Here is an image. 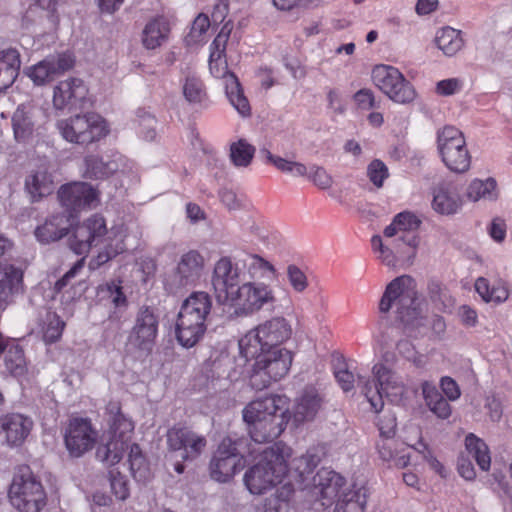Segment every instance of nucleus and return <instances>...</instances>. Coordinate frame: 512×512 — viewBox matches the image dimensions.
<instances>
[{
  "label": "nucleus",
  "mask_w": 512,
  "mask_h": 512,
  "mask_svg": "<svg viewBox=\"0 0 512 512\" xmlns=\"http://www.w3.org/2000/svg\"><path fill=\"white\" fill-rule=\"evenodd\" d=\"M54 187L53 175L45 166L31 171L25 180V189L34 202L50 195Z\"/></svg>",
  "instance_id": "nucleus-30"
},
{
  "label": "nucleus",
  "mask_w": 512,
  "mask_h": 512,
  "mask_svg": "<svg viewBox=\"0 0 512 512\" xmlns=\"http://www.w3.org/2000/svg\"><path fill=\"white\" fill-rule=\"evenodd\" d=\"M243 266L246 269L251 281L261 279L273 280L277 278L278 272L275 266L258 254H250L243 261Z\"/></svg>",
  "instance_id": "nucleus-39"
},
{
  "label": "nucleus",
  "mask_w": 512,
  "mask_h": 512,
  "mask_svg": "<svg viewBox=\"0 0 512 512\" xmlns=\"http://www.w3.org/2000/svg\"><path fill=\"white\" fill-rule=\"evenodd\" d=\"M5 366L14 376L23 375L26 371V361L22 348L17 344L8 346L5 354Z\"/></svg>",
  "instance_id": "nucleus-48"
},
{
  "label": "nucleus",
  "mask_w": 512,
  "mask_h": 512,
  "mask_svg": "<svg viewBox=\"0 0 512 512\" xmlns=\"http://www.w3.org/2000/svg\"><path fill=\"white\" fill-rule=\"evenodd\" d=\"M87 89L82 80L72 78L61 81L54 88L53 105L56 109L73 108L85 98Z\"/></svg>",
  "instance_id": "nucleus-25"
},
{
  "label": "nucleus",
  "mask_w": 512,
  "mask_h": 512,
  "mask_svg": "<svg viewBox=\"0 0 512 512\" xmlns=\"http://www.w3.org/2000/svg\"><path fill=\"white\" fill-rule=\"evenodd\" d=\"M466 196L470 201L480 200L494 201L498 198L497 183L493 178L473 179L466 190Z\"/></svg>",
  "instance_id": "nucleus-42"
},
{
  "label": "nucleus",
  "mask_w": 512,
  "mask_h": 512,
  "mask_svg": "<svg viewBox=\"0 0 512 512\" xmlns=\"http://www.w3.org/2000/svg\"><path fill=\"white\" fill-rule=\"evenodd\" d=\"M404 444L394 438H380L377 442L378 454L383 461L397 468H404L410 463V455L403 447Z\"/></svg>",
  "instance_id": "nucleus-32"
},
{
  "label": "nucleus",
  "mask_w": 512,
  "mask_h": 512,
  "mask_svg": "<svg viewBox=\"0 0 512 512\" xmlns=\"http://www.w3.org/2000/svg\"><path fill=\"white\" fill-rule=\"evenodd\" d=\"M319 189H330L334 183L333 177L321 166L312 165L306 175Z\"/></svg>",
  "instance_id": "nucleus-55"
},
{
  "label": "nucleus",
  "mask_w": 512,
  "mask_h": 512,
  "mask_svg": "<svg viewBox=\"0 0 512 512\" xmlns=\"http://www.w3.org/2000/svg\"><path fill=\"white\" fill-rule=\"evenodd\" d=\"M34 109L29 105H20L12 115V128L17 142H26L34 133Z\"/></svg>",
  "instance_id": "nucleus-33"
},
{
  "label": "nucleus",
  "mask_w": 512,
  "mask_h": 512,
  "mask_svg": "<svg viewBox=\"0 0 512 512\" xmlns=\"http://www.w3.org/2000/svg\"><path fill=\"white\" fill-rule=\"evenodd\" d=\"M372 373L375 382L365 381L362 392L375 412L382 410L384 406L383 397L394 403L402 400L406 392V386L399 375L381 363L373 366Z\"/></svg>",
  "instance_id": "nucleus-9"
},
{
  "label": "nucleus",
  "mask_w": 512,
  "mask_h": 512,
  "mask_svg": "<svg viewBox=\"0 0 512 512\" xmlns=\"http://www.w3.org/2000/svg\"><path fill=\"white\" fill-rule=\"evenodd\" d=\"M11 504L20 512H40L47 503V495L41 481L28 466L15 473L9 488Z\"/></svg>",
  "instance_id": "nucleus-8"
},
{
  "label": "nucleus",
  "mask_w": 512,
  "mask_h": 512,
  "mask_svg": "<svg viewBox=\"0 0 512 512\" xmlns=\"http://www.w3.org/2000/svg\"><path fill=\"white\" fill-rule=\"evenodd\" d=\"M255 154V147L245 139H239L230 145V160L234 166L247 167L252 162Z\"/></svg>",
  "instance_id": "nucleus-47"
},
{
  "label": "nucleus",
  "mask_w": 512,
  "mask_h": 512,
  "mask_svg": "<svg viewBox=\"0 0 512 512\" xmlns=\"http://www.w3.org/2000/svg\"><path fill=\"white\" fill-rule=\"evenodd\" d=\"M393 220L400 233L416 231L421 223L415 214L408 211L398 213Z\"/></svg>",
  "instance_id": "nucleus-59"
},
{
  "label": "nucleus",
  "mask_w": 512,
  "mask_h": 512,
  "mask_svg": "<svg viewBox=\"0 0 512 512\" xmlns=\"http://www.w3.org/2000/svg\"><path fill=\"white\" fill-rule=\"evenodd\" d=\"M334 374L337 382L345 392H348L354 388V375L345 367L344 364L340 365L335 370Z\"/></svg>",
  "instance_id": "nucleus-64"
},
{
  "label": "nucleus",
  "mask_w": 512,
  "mask_h": 512,
  "mask_svg": "<svg viewBox=\"0 0 512 512\" xmlns=\"http://www.w3.org/2000/svg\"><path fill=\"white\" fill-rule=\"evenodd\" d=\"M32 426V420L22 414L13 413L0 418V434H4L7 444L11 446L22 444Z\"/></svg>",
  "instance_id": "nucleus-26"
},
{
  "label": "nucleus",
  "mask_w": 512,
  "mask_h": 512,
  "mask_svg": "<svg viewBox=\"0 0 512 512\" xmlns=\"http://www.w3.org/2000/svg\"><path fill=\"white\" fill-rule=\"evenodd\" d=\"M274 289L261 281H247L232 293L230 304L237 316H250L276 303Z\"/></svg>",
  "instance_id": "nucleus-12"
},
{
  "label": "nucleus",
  "mask_w": 512,
  "mask_h": 512,
  "mask_svg": "<svg viewBox=\"0 0 512 512\" xmlns=\"http://www.w3.org/2000/svg\"><path fill=\"white\" fill-rule=\"evenodd\" d=\"M285 396L270 395L249 402L242 411L248 433L256 443H268L284 431L288 418Z\"/></svg>",
  "instance_id": "nucleus-1"
},
{
  "label": "nucleus",
  "mask_w": 512,
  "mask_h": 512,
  "mask_svg": "<svg viewBox=\"0 0 512 512\" xmlns=\"http://www.w3.org/2000/svg\"><path fill=\"white\" fill-rule=\"evenodd\" d=\"M323 405L324 397L316 387L308 386L304 388L295 399L292 411L293 421L297 425L313 421Z\"/></svg>",
  "instance_id": "nucleus-24"
},
{
  "label": "nucleus",
  "mask_w": 512,
  "mask_h": 512,
  "mask_svg": "<svg viewBox=\"0 0 512 512\" xmlns=\"http://www.w3.org/2000/svg\"><path fill=\"white\" fill-rule=\"evenodd\" d=\"M320 2V0H272L273 6L284 12L296 9H312L318 7Z\"/></svg>",
  "instance_id": "nucleus-57"
},
{
  "label": "nucleus",
  "mask_w": 512,
  "mask_h": 512,
  "mask_svg": "<svg viewBox=\"0 0 512 512\" xmlns=\"http://www.w3.org/2000/svg\"><path fill=\"white\" fill-rule=\"evenodd\" d=\"M369 496L365 483H353L342 491L334 503V512H364Z\"/></svg>",
  "instance_id": "nucleus-29"
},
{
  "label": "nucleus",
  "mask_w": 512,
  "mask_h": 512,
  "mask_svg": "<svg viewBox=\"0 0 512 512\" xmlns=\"http://www.w3.org/2000/svg\"><path fill=\"white\" fill-rule=\"evenodd\" d=\"M71 223L65 213H57L49 216L42 225H39L34 235L41 244L56 242L69 233Z\"/></svg>",
  "instance_id": "nucleus-27"
},
{
  "label": "nucleus",
  "mask_w": 512,
  "mask_h": 512,
  "mask_svg": "<svg viewBox=\"0 0 512 512\" xmlns=\"http://www.w3.org/2000/svg\"><path fill=\"white\" fill-rule=\"evenodd\" d=\"M415 280L409 275L393 279L387 286L379 301V325L386 320V315L393 310L396 318L405 325L418 320L420 312L417 306Z\"/></svg>",
  "instance_id": "nucleus-5"
},
{
  "label": "nucleus",
  "mask_w": 512,
  "mask_h": 512,
  "mask_svg": "<svg viewBox=\"0 0 512 512\" xmlns=\"http://www.w3.org/2000/svg\"><path fill=\"white\" fill-rule=\"evenodd\" d=\"M289 447L276 443L266 448L244 474L243 482L253 495H262L281 485L288 474Z\"/></svg>",
  "instance_id": "nucleus-2"
},
{
  "label": "nucleus",
  "mask_w": 512,
  "mask_h": 512,
  "mask_svg": "<svg viewBox=\"0 0 512 512\" xmlns=\"http://www.w3.org/2000/svg\"><path fill=\"white\" fill-rule=\"evenodd\" d=\"M106 234L105 219L98 214L92 215L74 228L69 239L70 248L78 255L85 254L99 245Z\"/></svg>",
  "instance_id": "nucleus-20"
},
{
  "label": "nucleus",
  "mask_w": 512,
  "mask_h": 512,
  "mask_svg": "<svg viewBox=\"0 0 512 512\" xmlns=\"http://www.w3.org/2000/svg\"><path fill=\"white\" fill-rule=\"evenodd\" d=\"M65 322L56 314L47 317V324L44 328L43 339L46 343H55L63 333Z\"/></svg>",
  "instance_id": "nucleus-53"
},
{
  "label": "nucleus",
  "mask_w": 512,
  "mask_h": 512,
  "mask_svg": "<svg viewBox=\"0 0 512 512\" xmlns=\"http://www.w3.org/2000/svg\"><path fill=\"white\" fill-rule=\"evenodd\" d=\"M212 306L211 296L204 291L192 292L182 302L175 322V338L179 345L189 349L203 339Z\"/></svg>",
  "instance_id": "nucleus-3"
},
{
  "label": "nucleus",
  "mask_w": 512,
  "mask_h": 512,
  "mask_svg": "<svg viewBox=\"0 0 512 512\" xmlns=\"http://www.w3.org/2000/svg\"><path fill=\"white\" fill-rule=\"evenodd\" d=\"M130 471L137 481L149 476V467L137 444L130 445Z\"/></svg>",
  "instance_id": "nucleus-49"
},
{
  "label": "nucleus",
  "mask_w": 512,
  "mask_h": 512,
  "mask_svg": "<svg viewBox=\"0 0 512 512\" xmlns=\"http://www.w3.org/2000/svg\"><path fill=\"white\" fill-rule=\"evenodd\" d=\"M241 270L231 258L224 256L214 264L211 283L219 302H230L234 288L240 286Z\"/></svg>",
  "instance_id": "nucleus-21"
},
{
  "label": "nucleus",
  "mask_w": 512,
  "mask_h": 512,
  "mask_svg": "<svg viewBox=\"0 0 512 512\" xmlns=\"http://www.w3.org/2000/svg\"><path fill=\"white\" fill-rule=\"evenodd\" d=\"M422 395L426 405L432 413L441 419H447L452 413V409L448 401L443 398L436 386L429 381L421 384Z\"/></svg>",
  "instance_id": "nucleus-38"
},
{
  "label": "nucleus",
  "mask_w": 512,
  "mask_h": 512,
  "mask_svg": "<svg viewBox=\"0 0 512 512\" xmlns=\"http://www.w3.org/2000/svg\"><path fill=\"white\" fill-rule=\"evenodd\" d=\"M60 204L69 219L82 210L91 209L98 203V191L89 183L72 182L62 185L57 192Z\"/></svg>",
  "instance_id": "nucleus-17"
},
{
  "label": "nucleus",
  "mask_w": 512,
  "mask_h": 512,
  "mask_svg": "<svg viewBox=\"0 0 512 512\" xmlns=\"http://www.w3.org/2000/svg\"><path fill=\"white\" fill-rule=\"evenodd\" d=\"M287 279L291 288L297 293H303L308 285V278L304 271H302L297 265L290 264L287 267Z\"/></svg>",
  "instance_id": "nucleus-56"
},
{
  "label": "nucleus",
  "mask_w": 512,
  "mask_h": 512,
  "mask_svg": "<svg viewBox=\"0 0 512 512\" xmlns=\"http://www.w3.org/2000/svg\"><path fill=\"white\" fill-rule=\"evenodd\" d=\"M23 278L21 269L13 265H0V309L11 303L13 295L18 292Z\"/></svg>",
  "instance_id": "nucleus-31"
},
{
  "label": "nucleus",
  "mask_w": 512,
  "mask_h": 512,
  "mask_svg": "<svg viewBox=\"0 0 512 512\" xmlns=\"http://www.w3.org/2000/svg\"><path fill=\"white\" fill-rule=\"evenodd\" d=\"M353 100L360 110L367 111L377 107L374 93L367 88L357 91L353 96Z\"/></svg>",
  "instance_id": "nucleus-63"
},
{
  "label": "nucleus",
  "mask_w": 512,
  "mask_h": 512,
  "mask_svg": "<svg viewBox=\"0 0 512 512\" xmlns=\"http://www.w3.org/2000/svg\"><path fill=\"white\" fill-rule=\"evenodd\" d=\"M293 334V328L288 319L274 316L250 329L239 341L241 356H254L258 351L284 349L281 347Z\"/></svg>",
  "instance_id": "nucleus-6"
},
{
  "label": "nucleus",
  "mask_w": 512,
  "mask_h": 512,
  "mask_svg": "<svg viewBox=\"0 0 512 512\" xmlns=\"http://www.w3.org/2000/svg\"><path fill=\"white\" fill-rule=\"evenodd\" d=\"M432 206L439 214H456L462 207V198L457 186L451 182L439 184L434 190Z\"/></svg>",
  "instance_id": "nucleus-28"
},
{
  "label": "nucleus",
  "mask_w": 512,
  "mask_h": 512,
  "mask_svg": "<svg viewBox=\"0 0 512 512\" xmlns=\"http://www.w3.org/2000/svg\"><path fill=\"white\" fill-rule=\"evenodd\" d=\"M437 149L442 162L452 172L465 173L471 156L463 133L454 126H445L437 133Z\"/></svg>",
  "instance_id": "nucleus-11"
},
{
  "label": "nucleus",
  "mask_w": 512,
  "mask_h": 512,
  "mask_svg": "<svg viewBox=\"0 0 512 512\" xmlns=\"http://www.w3.org/2000/svg\"><path fill=\"white\" fill-rule=\"evenodd\" d=\"M266 161L274 165L279 171L290 174L293 177H305L308 169L305 164L280 156L273 155L270 151H263Z\"/></svg>",
  "instance_id": "nucleus-46"
},
{
  "label": "nucleus",
  "mask_w": 512,
  "mask_h": 512,
  "mask_svg": "<svg viewBox=\"0 0 512 512\" xmlns=\"http://www.w3.org/2000/svg\"><path fill=\"white\" fill-rule=\"evenodd\" d=\"M345 488V479L327 468L320 469L312 479V494L323 507L332 506Z\"/></svg>",
  "instance_id": "nucleus-23"
},
{
  "label": "nucleus",
  "mask_w": 512,
  "mask_h": 512,
  "mask_svg": "<svg viewBox=\"0 0 512 512\" xmlns=\"http://www.w3.org/2000/svg\"><path fill=\"white\" fill-rule=\"evenodd\" d=\"M323 455V448L319 446L309 448L305 454L293 459L292 467L301 478L310 474L318 466Z\"/></svg>",
  "instance_id": "nucleus-45"
},
{
  "label": "nucleus",
  "mask_w": 512,
  "mask_h": 512,
  "mask_svg": "<svg viewBox=\"0 0 512 512\" xmlns=\"http://www.w3.org/2000/svg\"><path fill=\"white\" fill-rule=\"evenodd\" d=\"M372 81L392 101L408 104L416 98V91L403 74L390 65H376L372 70Z\"/></svg>",
  "instance_id": "nucleus-14"
},
{
  "label": "nucleus",
  "mask_w": 512,
  "mask_h": 512,
  "mask_svg": "<svg viewBox=\"0 0 512 512\" xmlns=\"http://www.w3.org/2000/svg\"><path fill=\"white\" fill-rule=\"evenodd\" d=\"M57 128L65 140L80 145L98 142L109 133L105 119L93 112L60 120Z\"/></svg>",
  "instance_id": "nucleus-10"
},
{
  "label": "nucleus",
  "mask_w": 512,
  "mask_h": 512,
  "mask_svg": "<svg viewBox=\"0 0 512 512\" xmlns=\"http://www.w3.org/2000/svg\"><path fill=\"white\" fill-rule=\"evenodd\" d=\"M475 291L481 299L495 304L504 303L509 298L507 283L502 279H497L493 283L485 277H478L474 284Z\"/></svg>",
  "instance_id": "nucleus-34"
},
{
  "label": "nucleus",
  "mask_w": 512,
  "mask_h": 512,
  "mask_svg": "<svg viewBox=\"0 0 512 512\" xmlns=\"http://www.w3.org/2000/svg\"><path fill=\"white\" fill-rule=\"evenodd\" d=\"M239 442L230 437L224 438L210 462L211 477L218 482H228L242 465V456L238 451Z\"/></svg>",
  "instance_id": "nucleus-18"
},
{
  "label": "nucleus",
  "mask_w": 512,
  "mask_h": 512,
  "mask_svg": "<svg viewBox=\"0 0 512 512\" xmlns=\"http://www.w3.org/2000/svg\"><path fill=\"white\" fill-rule=\"evenodd\" d=\"M434 41L438 49L449 57L456 55L464 46L461 31L449 26L439 29Z\"/></svg>",
  "instance_id": "nucleus-41"
},
{
  "label": "nucleus",
  "mask_w": 512,
  "mask_h": 512,
  "mask_svg": "<svg viewBox=\"0 0 512 512\" xmlns=\"http://www.w3.org/2000/svg\"><path fill=\"white\" fill-rule=\"evenodd\" d=\"M156 263L150 256H141L136 260L132 273L133 278L145 283L155 274Z\"/></svg>",
  "instance_id": "nucleus-52"
},
{
  "label": "nucleus",
  "mask_w": 512,
  "mask_h": 512,
  "mask_svg": "<svg viewBox=\"0 0 512 512\" xmlns=\"http://www.w3.org/2000/svg\"><path fill=\"white\" fill-rule=\"evenodd\" d=\"M204 268V256L198 250H188L180 255L166 284L170 286L171 290L194 286L202 277Z\"/></svg>",
  "instance_id": "nucleus-15"
},
{
  "label": "nucleus",
  "mask_w": 512,
  "mask_h": 512,
  "mask_svg": "<svg viewBox=\"0 0 512 512\" xmlns=\"http://www.w3.org/2000/svg\"><path fill=\"white\" fill-rule=\"evenodd\" d=\"M158 332V317L150 307H142L136 314L130 331V344L139 350L140 356L152 351Z\"/></svg>",
  "instance_id": "nucleus-19"
},
{
  "label": "nucleus",
  "mask_w": 512,
  "mask_h": 512,
  "mask_svg": "<svg viewBox=\"0 0 512 512\" xmlns=\"http://www.w3.org/2000/svg\"><path fill=\"white\" fill-rule=\"evenodd\" d=\"M242 357L254 360L249 382L256 390H263L285 377L293 361V355L288 349L263 350L254 356Z\"/></svg>",
  "instance_id": "nucleus-7"
},
{
  "label": "nucleus",
  "mask_w": 512,
  "mask_h": 512,
  "mask_svg": "<svg viewBox=\"0 0 512 512\" xmlns=\"http://www.w3.org/2000/svg\"><path fill=\"white\" fill-rule=\"evenodd\" d=\"M232 26L226 23L210 45L209 70L213 77L222 79L226 96L234 109L242 116L251 115V107L244 95L238 78L230 72L226 60V45Z\"/></svg>",
  "instance_id": "nucleus-4"
},
{
  "label": "nucleus",
  "mask_w": 512,
  "mask_h": 512,
  "mask_svg": "<svg viewBox=\"0 0 512 512\" xmlns=\"http://www.w3.org/2000/svg\"><path fill=\"white\" fill-rule=\"evenodd\" d=\"M210 27V20L206 14H199L192 23L187 41L189 44H197L203 41L204 35Z\"/></svg>",
  "instance_id": "nucleus-54"
},
{
  "label": "nucleus",
  "mask_w": 512,
  "mask_h": 512,
  "mask_svg": "<svg viewBox=\"0 0 512 512\" xmlns=\"http://www.w3.org/2000/svg\"><path fill=\"white\" fill-rule=\"evenodd\" d=\"M98 438V432L88 418L74 417L67 424L64 433L65 447L71 457L79 458L91 450Z\"/></svg>",
  "instance_id": "nucleus-16"
},
{
  "label": "nucleus",
  "mask_w": 512,
  "mask_h": 512,
  "mask_svg": "<svg viewBox=\"0 0 512 512\" xmlns=\"http://www.w3.org/2000/svg\"><path fill=\"white\" fill-rule=\"evenodd\" d=\"M406 445L413 448L419 454H421L424 460L429 464L431 469L435 472L444 476V467L440 461L433 456L428 445L423 442L421 429L416 425H411L407 428V435L405 436Z\"/></svg>",
  "instance_id": "nucleus-37"
},
{
  "label": "nucleus",
  "mask_w": 512,
  "mask_h": 512,
  "mask_svg": "<svg viewBox=\"0 0 512 512\" xmlns=\"http://www.w3.org/2000/svg\"><path fill=\"white\" fill-rule=\"evenodd\" d=\"M108 422L112 439L96 450V457L107 465H115L123 458L128 449L126 436L127 419L121 411V405L117 401H111L107 405Z\"/></svg>",
  "instance_id": "nucleus-13"
},
{
  "label": "nucleus",
  "mask_w": 512,
  "mask_h": 512,
  "mask_svg": "<svg viewBox=\"0 0 512 512\" xmlns=\"http://www.w3.org/2000/svg\"><path fill=\"white\" fill-rule=\"evenodd\" d=\"M114 304L115 307L125 306L126 305V295L123 291V287L121 286V281H112L106 285L105 289H102Z\"/></svg>",
  "instance_id": "nucleus-62"
},
{
  "label": "nucleus",
  "mask_w": 512,
  "mask_h": 512,
  "mask_svg": "<svg viewBox=\"0 0 512 512\" xmlns=\"http://www.w3.org/2000/svg\"><path fill=\"white\" fill-rule=\"evenodd\" d=\"M20 66V54L16 49H7L0 52V93L15 82Z\"/></svg>",
  "instance_id": "nucleus-35"
},
{
  "label": "nucleus",
  "mask_w": 512,
  "mask_h": 512,
  "mask_svg": "<svg viewBox=\"0 0 512 512\" xmlns=\"http://www.w3.org/2000/svg\"><path fill=\"white\" fill-rule=\"evenodd\" d=\"M388 175V168L381 160L375 159L367 167V176L378 188L383 186V182Z\"/></svg>",
  "instance_id": "nucleus-58"
},
{
  "label": "nucleus",
  "mask_w": 512,
  "mask_h": 512,
  "mask_svg": "<svg viewBox=\"0 0 512 512\" xmlns=\"http://www.w3.org/2000/svg\"><path fill=\"white\" fill-rule=\"evenodd\" d=\"M28 75L36 85H44L54 80L52 74H50V68L46 64V59L30 68Z\"/></svg>",
  "instance_id": "nucleus-60"
},
{
  "label": "nucleus",
  "mask_w": 512,
  "mask_h": 512,
  "mask_svg": "<svg viewBox=\"0 0 512 512\" xmlns=\"http://www.w3.org/2000/svg\"><path fill=\"white\" fill-rule=\"evenodd\" d=\"M45 59L46 64H48V67L50 68V74H52L54 79L72 69L75 63V60L70 53L50 55Z\"/></svg>",
  "instance_id": "nucleus-51"
},
{
  "label": "nucleus",
  "mask_w": 512,
  "mask_h": 512,
  "mask_svg": "<svg viewBox=\"0 0 512 512\" xmlns=\"http://www.w3.org/2000/svg\"><path fill=\"white\" fill-rule=\"evenodd\" d=\"M167 445L172 451L182 450L184 461H193L202 454L207 440L188 427H172L167 432Z\"/></svg>",
  "instance_id": "nucleus-22"
},
{
  "label": "nucleus",
  "mask_w": 512,
  "mask_h": 512,
  "mask_svg": "<svg viewBox=\"0 0 512 512\" xmlns=\"http://www.w3.org/2000/svg\"><path fill=\"white\" fill-rule=\"evenodd\" d=\"M170 23L165 17L149 21L142 32V43L147 49H156L168 40Z\"/></svg>",
  "instance_id": "nucleus-36"
},
{
  "label": "nucleus",
  "mask_w": 512,
  "mask_h": 512,
  "mask_svg": "<svg viewBox=\"0 0 512 512\" xmlns=\"http://www.w3.org/2000/svg\"><path fill=\"white\" fill-rule=\"evenodd\" d=\"M119 169L115 160L103 161L98 155L90 154L84 158V177L88 179H105Z\"/></svg>",
  "instance_id": "nucleus-40"
},
{
  "label": "nucleus",
  "mask_w": 512,
  "mask_h": 512,
  "mask_svg": "<svg viewBox=\"0 0 512 512\" xmlns=\"http://www.w3.org/2000/svg\"><path fill=\"white\" fill-rule=\"evenodd\" d=\"M183 95L189 103H202L206 99L202 81L195 76H188L183 84Z\"/></svg>",
  "instance_id": "nucleus-50"
},
{
  "label": "nucleus",
  "mask_w": 512,
  "mask_h": 512,
  "mask_svg": "<svg viewBox=\"0 0 512 512\" xmlns=\"http://www.w3.org/2000/svg\"><path fill=\"white\" fill-rule=\"evenodd\" d=\"M465 449L476 461L483 471H488L491 465V456L487 444L475 434L470 433L465 438Z\"/></svg>",
  "instance_id": "nucleus-43"
},
{
  "label": "nucleus",
  "mask_w": 512,
  "mask_h": 512,
  "mask_svg": "<svg viewBox=\"0 0 512 512\" xmlns=\"http://www.w3.org/2000/svg\"><path fill=\"white\" fill-rule=\"evenodd\" d=\"M135 130L137 136L146 142H153L159 134L158 121L150 112L139 110L136 114Z\"/></svg>",
  "instance_id": "nucleus-44"
},
{
  "label": "nucleus",
  "mask_w": 512,
  "mask_h": 512,
  "mask_svg": "<svg viewBox=\"0 0 512 512\" xmlns=\"http://www.w3.org/2000/svg\"><path fill=\"white\" fill-rule=\"evenodd\" d=\"M464 87V81L460 78H448L437 82L435 91L440 96H452Z\"/></svg>",
  "instance_id": "nucleus-61"
}]
</instances>
